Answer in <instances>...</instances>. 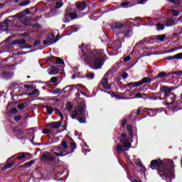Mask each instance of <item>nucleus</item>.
<instances>
[{"label": "nucleus", "mask_w": 182, "mask_h": 182, "mask_svg": "<svg viewBox=\"0 0 182 182\" xmlns=\"http://www.w3.org/2000/svg\"><path fill=\"white\" fill-rule=\"evenodd\" d=\"M149 97H150V95L142 93V99H149Z\"/></svg>", "instance_id": "nucleus-62"}, {"label": "nucleus", "mask_w": 182, "mask_h": 182, "mask_svg": "<svg viewBox=\"0 0 182 182\" xmlns=\"http://www.w3.org/2000/svg\"><path fill=\"white\" fill-rule=\"evenodd\" d=\"M124 28H126V26H124V24L122 23L115 22L111 24V28L114 32V33L124 29Z\"/></svg>", "instance_id": "nucleus-11"}, {"label": "nucleus", "mask_w": 182, "mask_h": 182, "mask_svg": "<svg viewBox=\"0 0 182 182\" xmlns=\"http://www.w3.org/2000/svg\"><path fill=\"white\" fill-rule=\"evenodd\" d=\"M14 122H19V120H22V116L21 115H16L14 117Z\"/></svg>", "instance_id": "nucleus-44"}, {"label": "nucleus", "mask_w": 182, "mask_h": 182, "mask_svg": "<svg viewBox=\"0 0 182 182\" xmlns=\"http://www.w3.org/2000/svg\"><path fill=\"white\" fill-rule=\"evenodd\" d=\"M143 95L141 93H136V95L132 97V99H142Z\"/></svg>", "instance_id": "nucleus-47"}, {"label": "nucleus", "mask_w": 182, "mask_h": 182, "mask_svg": "<svg viewBox=\"0 0 182 182\" xmlns=\"http://www.w3.org/2000/svg\"><path fill=\"white\" fill-rule=\"evenodd\" d=\"M166 37L167 36H166V34L157 35L156 41H159V42H164V41H166Z\"/></svg>", "instance_id": "nucleus-27"}, {"label": "nucleus", "mask_w": 182, "mask_h": 182, "mask_svg": "<svg viewBox=\"0 0 182 182\" xmlns=\"http://www.w3.org/2000/svg\"><path fill=\"white\" fill-rule=\"evenodd\" d=\"M10 21H11L10 20L6 19L4 22H2L0 24V31H1L2 32H6L8 29H9Z\"/></svg>", "instance_id": "nucleus-16"}, {"label": "nucleus", "mask_w": 182, "mask_h": 182, "mask_svg": "<svg viewBox=\"0 0 182 182\" xmlns=\"http://www.w3.org/2000/svg\"><path fill=\"white\" fill-rule=\"evenodd\" d=\"M132 60V56L128 55L124 58V62H129Z\"/></svg>", "instance_id": "nucleus-61"}, {"label": "nucleus", "mask_w": 182, "mask_h": 182, "mask_svg": "<svg viewBox=\"0 0 182 182\" xmlns=\"http://www.w3.org/2000/svg\"><path fill=\"white\" fill-rule=\"evenodd\" d=\"M173 59H176V55H169L165 58L166 60H173Z\"/></svg>", "instance_id": "nucleus-55"}, {"label": "nucleus", "mask_w": 182, "mask_h": 182, "mask_svg": "<svg viewBox=\"0 0 182 182\" xmlns=\"http://www.w3.org/2000/svg\"><path fill=\"white\" fill-rule=\"evenodd\" d=\"M16 133H18V136H22L23 134V131L21 129H17Z\"/></svg>", "instance_id": "nucleus-56"}, {"label": "nucleus", "mask_w": 182, "mask_h": 182, "mask_svg": "<svg viewBox=\"0 0 182 182\" xmlns=\"http://www.w3.org/2000/svg\"><path fill=\"white\" fill-rule=\"evenodd\" d=\"M53 95H58V93H62V90L60 88H56L51 92Z\"/></svg>", "instance_id": "nucleus-41"}, {"label": "nucleus", "mask_w": 182, "mask_h": 182, "mask_svg": "<svg viewBox=\"0 0 182 182\" xmlns=\"http://www.w3.org/2000/svg\"><path fill=\"white\" fill-rule=\"evenodd\" d=\"M43 134H50L52 133V131L49 129H44L43 130Z\"/></svg>", "instance_id": "nucleus-45"}, {"label": "nucleus", "mask_w": 182, "mask_h": 182, "mask_svg": "<svg viewBox=\"0 0 182 182\" xmlns=\"http://www.w3.org/2000/svg\"><path fill=\"white\" fill-rule=\"evenodd\" d=\"M152 80L151 78L146 77H144L141 80V85H144V83H151Z\"/></svg>", "instance_id": "nucleus-30"}, {"label": "nucleus", "mask_w": 182, "mask_h": 182, "mask_svg": "<svg viewBox=\"0 0 182 182\" xmlns=\"http://www.w3.org/2000/svg\"><path fill=\"white\" fill-rule=\"evenodd\" d=\"M120 143L122 144H117L116 148H115V151L118 154H120L122 151H124V149H127V147H132V143H130V138L127 136L126 134H122L120 136Z\"/></svg>", "instance_id": "nucleus-3"}, {"label": "nucleus", "mask_w": 182, "mask_h": 182, "mask_svg": "<svg viewBox=\"0 0 182 182\" xmlns=\"http://www.w3.org/2000/svg\"><path fill=\"white\" fill-rule=\"evenodd\" d=\"M101 84L105 89H112V84H109V80L107 78H104L102 80Z\"/></svg>", "instance_id": "nucleus-22"}, {"label": "nucleus", "mask_w": 182, "mask_h": 182, "mask_svg": "<svg viewBox=\"0 0 182 182\" xmlns=\"http://www.w3.org/2000/svg\"><path fill=\"white\" fill-rule=\"evenodd\" d=\"M15 157H16V154L9 158L5 165L2 167V170H8V168H12L15 164V161L13 160Z\"/></svg>", "instance_id": "nucleus-12"}, {"label": "nucleus", "mask_w": 182, "mask_h": 182, "mask_svg": "<svg viewBox=\"0 0 182 182\" xmlns=\"http://www.w3.org/2000/svg\"><path fill=\"white\" fill-rule=\"evenodd\" d=\"M77 9H80V11H85L86 8V3H79L75 5Z\"/></svg>", "instance_id": "nucleus-26"}, {"label": "nucleus", "mask_w": 182, "mask_h": 182, "mask_svg": "<svg viewBox=\"0 0 182 182\" xmlns=\"http://www.w3.org/2000/svg\"><path fill=\"white\" fill-rule=\"evenodd\" d=\"M46 154H43L40 157V161L42 163H50L52 161H56V157L51 156L49 152H46Z\"/></svg>", "instance_id": "nucleus-8"}, {"label": "nucleus", "mask_w": 182, "mask_h": 182, "mask_svg": "<svg viewBox=\"0 0 182 182\" xmlns=\"http://www.w3.org/2000/svg\"><path fill=\"white\" fill-rule=\"evenodd\" d=\"M23 16H25V11H22L16 14V18H17V19H22Z\"/></svg>", "instance_id": "nucleus-37"}, {"label": "nucleus", "mask_w": 182, "mask_h": 182, "mask_svg": "<svg viewBox=\"0 0 182 182\" xmlns=\"http://www.w3.org/2000/svg\"><path fill=\"white\" fill-rule=\"evenodd\" d=\"M73 90H77L79 92V89L76 85H67L63 90V93H68L70 92H73Z\"/></svg>", "instance_id": "nucleus-19"}, {"label": "nucleus", "mask_w": 182, "mask_h": 182, "mask_svg": "<svg viewBox=\"0 0 182 182\" xmlns=\"http://www.w3.org/2000/svg\"><path fill=\"white\" fill-rule=\"evenodd\" d=\"M65 16H69L71 19H77V14L76 12H69V11H65Z\"/></svg>", "instance_id": "nucleus-23"}, {"label": "nucleus", "mask_w": 182, "mask_h": 182, "mask_svg": "<svg viewBox=\"0 0 182 182\" xmlns=\"http://www.w3.org/2000/svg\"><path fill=\"white\" fill-rule=\"evenodd\" d=\"M171 76V74L170 73H167L166 72H161L159 73L154 79H168Z\"/></svg>", "instance_id": "nucleus-20"}, {"label": "nucleus", "mask_w": 182, "mask_h": 182, "mask_svg": "<svg viewBox=\"0 0 182 182\" xmlns=\"http://www.w3.org/2000/svg\"><path fill=\"white\" fill-rule=\"evenodd\" d=\"M25 43H26V40L25 39H16L10 43L8 46H13V45H15V46H19V45H25Z\"/></svg>", "instance_id": "nucleus-18"}, {"label": "nucleus", "mask_w": 182, "mask_h": 182, "mask_svg": "<svg viewBox=\"0 0 182 182\" xmlns=\"http://www.w3.org/2000/svg\"><path fill=\"white\" fill-rule=\"evenodd\" d=\"M20 36H24L25 38H29V36H31V33H29L28 32H25V33L20 34Z\"/></svg>", "instance_id": "nucleus-52"}, {"label": "nucleus", "mask_w": 182, "mask_h": 182, "mask_svg": "<svg viewBox=\"0 0 182 182\" xmlns=\"http://www.w3.org/2000/svg\"><path fill=\"white\" fill-rule=\"evenodd\" d=\"M25 105H26L25 103L19 104L18 106V109L19 110H23V109H25Z\"/></svg>", "instance_id": "nucleus-49"}, {"label": "nucleus", "mask_w": 182, "mask_h": 182, "mask_svg": "<svg viewBox=\"0 0 182 182\" xmlns=\"http://www.w3.org/2000/svg\"><path fill=\"white\" fill-rule=\"evenodd\" d=\"M21 49H32V45L23 46H21Z\"/></svg>", "instance_id": "nucleus-60"}, {"label": "nucleus", "mask_w": 182, "mask_h": 182, "mask_svg": "<svg viewBox=\"0 0 182 182\" xmlns=\"http://www.w3.org/2000/svg\"><path fill=\"white\" fill-rule=\"evenodd\" d=\"M39 45H41V41L36 40L33 44V46H34V48H36V46H39Z\"/></svg>", "instance_id": "nucleus-48"}, {"label": "nucleus", "mask_w": 182, "mask_h": 182, "mask_svg": "<svg viewBox=\"0 0 182 182\" xmlns=\"http://www.w3.org/2000/svg\"><path fill=\"white\" fill-rule=\"evenodd\" d=\"M176 59L182 60V53H179L175 55Z\"/></svg>", "instance_id": "nucleus-54"}, {"label": "nucleus", "mask_w": 182, "mask_h": 182, "mask_svg": "<svg viewBox=\"0 0 182 182\" xmlns=\"http://www.w3.org/2000/svg\"><path fill=\"white\" fill-rule=\"evenodd\" d=\"M115 35L118 37L119 39H124V38H129L130 36V29L124 28V29L116 32Z\"/></svg>", "instance_id": "nucleus-9"}, {"label": "nucleus", "mask_w": 182, "mask_h": 182, "mask_svg": "<svg viewBox=\"0 0 182 182\" xmlns=\"http://www.w3.org/2000/svg\"><path fill=\"white\" fill-rule=\"evenodd\" d=\"M31 4V0H25L19 4V6H26V5H29Z\"/></svg>", "instance_id": "nucleus-36"}, {"label": "nucleus", "mask_w": 182, "mask_h": 182, "mask_svg": "<svg viewBox=\"0 0 182 182\" xmlns=\"http://www.w3.org/2000/svg\"><path fill=\"white\" fill-rule=\"evenodd\" d=\"M149 99L150 100H159V97L157 96L154 95H152V96L149 95Z\"/></svg>", "instance_id": "nucleus-51"}, {"label": "nucleus", "mask_w": 182, "mask_h": 182, "mask_svg": "<svg viewBox=\"0 0 182 182\" xmlns=\"http://www.w3.org/2000/svg\"><path fill=\"white\" fill-rule=\"evenodd\" d=\"M154 96H156V97H159L158 100H163V98H161V92H156L154 93Z\"/></svg>", "instance_id": "nucleus-46"}, {"label": "nucleus", "mask_w": 182, "mask_h": 182, "mask_svg": "<svg viewBox=\"0 0 182 182\" xmlns=\"http://www.w3.org/2000/svg\"><path fill=\"white\" fill-rule=\"evenodd\" d=\"M122 87H121V89H126L127 87H130L132 89V85H130V82L126 85H122Z\"/></svg>", "instance_id": "nucleus-50"}, {"label": "nucleus", "mask_w": 182, "mask_h": 182, "mask_svg": "<svg viewBox=\"0 0 182 182\" xmlns=\"http://www.w3.org/2000/svg\"><path fill=\"white\" fill-rule=\"evenodd\" d=\"M47 113L48 116H50L53 113V107L48 106V107H47Z\"/></svg>", "instance_id": "nucleus-38"}, {"label": "nucleus", "mask_w": 182, "mask_h": 182, "mask_svg": "<svg viewBox=\"0 0 182 182\" xmlns=\"http://www.w3.org/2000/svg\"><path fill=\"white\" fill-rule=\"evenodd\" d=\"M33 28H36L37 29H41L42 28V26L38 23L33 25Z\"/></svg>", "instance_id": "nucleus-58"}, {"label": "nucleus", "mask_w": 182, "mask_h": 182, "mask_svg": "<svg viewBox=\"0 0 182 182\" xmlns=\"http://www.w3.org/2000/svg\"><path fill=\"white\" fill-rule=\"evenodd\" d=\"M49 100L53 101L54 103H58L60 100L57 97H50Z\"/></svg>", "instance_id": "nucleus-43"}, {"label": "nucleus", "mask_w": 182, "mask_h": 182, "mask_svg": "<svg viewBox=\"0 0 182 182\" xmlns=\"http://www.w3.org/2000/svg\"><path fill=\"white\" fill-rule=\"evenodd\" d=\"M128 5H129V2H125V1H124V2H122V3L121 4V6H122V8H124V6H128Z\"/></svg>", "instance_id": "nucleus-64"}, {"label": "nucleus", "mask_w": 182, "mask_h": 182, "mask_svg": "<svg viewBox=\"0 0 182 182\" xmlns=\"http://www.w3.org/2000/svg\"><path fill=\"white\" fill-rule=\"evenodd\" d=\"M162 88V93L164 95V97H166L168 95H170L173 90H174V87H168V86H163Z\"/></svg>", "instance_id": "nucleus-15"}, {"label": "nucleus", "mask_w": 182, "mask_h": 182, "mask_svg": "<svg viewBox=\"0 0 182 182\" xmlns=\"http://www.w3.org/2000/svg\"><path fill=\"white\" fill-rule=\"evenodd\" d=\"M80 49L82 53L81 55V59L85 60L87 63L92 65V67L90 66V68H92V69H95V70H97L100 69L103 65H105V58L106 57V55L103 51L94 49L86 54L87 48L86 45L84 43L80 46Z\"/></svg>", "instance_id": "nucleus-2"}, {"label": "nucleus", "mask_w": 182, "mask_h": 182, "mask_svg": "<svg viewBox=\"0 0 182 182\" xmlns=\"http://www.w3.org/2000/svg\"><path fill=\"white\" fill-rule=\"evenodd\" d=\"M16 159L18 160H30V159H32V154L29 152H20L18 154H16Z\"/></svg>", "instance_id": "nucleus-10"}, {"label": "nucleus", "mask_w": 182, "mask_h": 182, "mask_svg": "<svg viewBox=\"0 0 182 182\" xmlns=\"http://www.w3.org/2000/svg\"><path fill=\"white\" fill-rule=\"evenodd\" d=\"M66 109L68 112L73 110V103H72V102H68L66 105Z\"/></svg>", "instance_id": "nucleus-32"}, {"label": "nucleus", "mask_w": 182, "mask_h": 182, "mask_svg": "<svg viewBox=\"0 0 182 182\" xmlns=\"http://www.w3.org/2000/svg\"><path fill=\"white\" fill-rule=\"evenodd\" d=\"M63 6V2H56L55 3V9H59L60 8H62Z\"/></svg>", "instance_id": "nucleus-39"}, {"label": "nucleus", "mask_w": 182, "mask_h": 182, "mask_svg": "<svg viewBox=\"0 0 182 182\" xmlns=\"http://www.w3.org/2000/svg\"><path fill=\"white\" fill-rule=\"evenodd\" d=\"M0 75L2 79L9 80L14 77V71L9 68V65H6L0 68Z\"/></svg>", "instance_id": "nucleus-5"}, {"label": "nucleus", "mask_w": 182, "mask_h": 182, "mask_svg": "<svg viewBox=\"0 0 182 182\" xmlns=\"http://www.w3.org/2000/svg\"><path fill=\"white\" fill-rule=\"evenodd\" d=\"M163 100H166V106L168 107H178L181 105H182V101L181 100H176V94L171 92L169 95H166V97H162Z\"/></svg>", "instance_id": "nucleus-4"}, {"label": "nucleus", "mask_w": 182, "mask_h": 182, "mask_svg": "<svg viewBox=\"0 0 182 182\" xmlns=\"http://www.w3.org/2000/svg\"><path fill=\"white\" fill-rule=\"evenodd\" d=\"M85 112H86V102L82 101L77 109L73 112V114L71 115V119H75L76 117H79V115L85 113Z\"/></svg>", "instance_id": "nucleus-6"}, {"label": "nucleus", "mask_w": 182, "mask_h": 182, "mask_svg": "<svg viewBox=\"0 0 182 182\" xmlns=\"http://www.w3.org/2000/svg\"><path fill=\"white\" fill-rule=\"evenodd\" d=\"M58 73H59V68L54 66H53L49 71V75H51V76H55V75H58Z\"/></svg>", "instance_id": "nucleus-25"}, {"label": "nucleus", "mask_w": 182, "mask_h": 182, "mask_svg": "<svg viewBox=\"0 0 182 182\" xmlns=\"http://www.w3.org/2000/svg\"><path fill=\"white\" fill-rule=\"evenodd\" d=\"M174 23H176V22L172 18H169L166 21V26H172V25H174Z\"/></svg>", "instance_id": "nucleus-33"}, {"label": "nucleus", "mask_w": 182, "mask_h": 182, "mask_svg": "<svg viewBox=\"0 0 182 182\" xmlns=\"http://www.w3.org/2000/svg\"><path fill=\"white\" fill-rule=\"evenodd\" d=\"M10 113H11V114H16L18 113V109L16 108H12L10 111Z\"/></svg>", "instance_id": "nucleus-53"}, {"label": "nucleus", "mask_w": 182, "mask_h": 182, "mask_svg": "<svg viewBox=\"0 0 182 182\" xmlns=\"http://www.w3.org/2000/svg\"><path fill=\"white\" fill-rule=\"evenodd\" d=\"M154 25H156V26L157 27L156 31H163L164 30V28H166V26L161 23H158Z\"/></svg>", "instance_id": "nucleus-29"}, {"label": "nucleus", "mask_w": 182, "mask_h": 182, "mask_svg": "<svg viewBox=\"0 0 182 182\" xmlns=\"http://www.w3.org/2000/svg\"><path fill=\"white\" fill-rule=\"evenodd\" d=\"M39 95H41L39 90L35 89L33 92H29L28 94V96H36L38 97V96H39Z\"/></svg>", "instance_id": "nucleus-28"}, {"label": "nucleus", "mask_w": 182, "mask_h": 182, "mask_svg": "<svg viewBox=\"0 0 182 182\" xmlns=\"http://www.w3.org/2000/svg\"><path fill=\"white\" fill-rule=\"evenodd\" d=\"M78 117H80V119H78L80 123H86V112L80 114Z\"/></svg>", "instance_id": "nucleus-24"}, {"label": "nucleus", "mask_w": 182, "mask_h": 182, "mask_svg": "<svg viewBox=\"0 0 182 182\" xmlns=\"http://www.w3.org/2000/svg\"><path fill=\"white\" fill-rule=\"evenodd\" d=\"M69 28H71V29H73L72 31L70 32V33L69 35H72V33H75V32H77V31H79V28L75 27V26H68V27L67 28V29H69Z\"/></svg>", "instance_id": "nucleus-35"}, {"label": "nucleus", "mask_w": 182, "mask_h": 182, "mask_svg": "<svg viewBox=\"0 0 182 182\" xmlns=\"http://www.w3.org/2000/svg\"><path fill=\"white\" fill-rule=\"evenodd\" d=\"M50 81L51 82V83H56V82H58V77H53L50 78Z\"/></svg>", "instance_id": "nucleus-57"}, {"label": "nucleus", "mask_w": 182, "mask_h": 182, "mask_svg": "<svg viewBox=\"0 0 182 182\" xmlns=\"http://www.w3.org/2000/svg\"><path fill=\"white\" fill-rule=\"evenodd\" d=\"M53 59H55L56 65H65V61H63V60L59 57L50 56V57H47L46 58L47 62H52V60H53Z\"/></svg>", "instance_id": "nucleus-14"}, {"label": "nucleus", "mask_w": 182, "mask_h": 182, "mask_svg": "<svg viewBox=\"0 0 182 182\" xmlns=\"http://www.w3.org/2000/svg\"><path fill=\"white\" fill-rule=\"evenodd\" d=\"M59 34H58L57 38H55V36L53 34H48L46 36L47 41H49V43H56L59 41V38L58 37Z\"/></svg>", "instance_id": "nucleus-21"}, {"label": "nucleus", "mask_w": 182, "mask_h": 182, "mask_svg": "<svg viewBox=\"0 0 182 182\" xmlns=\"http://www.w3.org/2000/svg\"><path fill=\"white\" fill-rule=\"evenodd\" d=\"M85 77H89V79H94L95 78V73H92L90 72H88L86 75Z\"/></svg>", "instance_id": "nucleus-40"}, {"label": "nucleus", "mask_w": 182, "mask_h": 182, "mask_svg": "<svg viewBox=\"0 0 182 182\" xmlns=\"http://www.w3.org/2000/svg\"><path fill=\"white\" fill-rule=\"evenodd\" d=\"M68 139L69 141H70V149H71V151L67 152L66 154H63V152H60V157H65V156H68V154H72L73 153H75V150L77 149V145L76 144V142L72 139V137L68 136Z\"/></svg>", "instance_id": "nucleus-7"}, {"label": "nucleus", "mask_w": 182, "mask_h": 182, "mask_svg": "<svg viewBox=\"0 0 182 182\" xmlns=\"http://www.w3.org/2000/svg\"><path fill=\"white\" fill-rule=\"evenodd\" d=\"M53 149L55 151H59L60 153L63 151V150H68L69 146H68V142L65 140H63V142L60 144V146H55Z\"/></svg>", "instance_id": "nucleus-13"}, {"label": "nucleus", "mask_w": 182, "mask_h": 182, "mask_svg": "<svg viewBox=\"0 0 182 182\" xmlns=\"http://www.w3.org/2000/svg\"><path fill=\"white\" fill-rule=\"evenodd\" d=\"M149 167L151 170H157L160 177L168 178L169 180H166L167 182H171L174 178V162L171 159H154L151 161Z\"/></svg>", "instance_id": "nucleus-1"}, {"label": "nucleus", "mask_w": 182, "mask_h": 182, "mask_svg": "<svg viewBox=\"0 0 182 182\" xmlns=\"http://www.w3.org/2000/svg\"><path fill=\"white\" fill-rule=\"evenodd\" d=\"M127 130L129 136H133V128L132 127V125L130 124L127 125Z\"/></svg>", "instance_id": "nucleus-34"}, {"label": "nucleus", "mask_w": 182, "mask_h": 182, "mask_svg": "<svg viewBox=\"0 0 182 182\" xmlns=\"http://www.w3.org/2000/svg\"><path fill=\"white\" fill-rule=\"evenodd\" d=\"M35 161H36V159H33L28 162H26L24 166H26V168H29L32 166L33 164H35Z\"/></svg>", "instance_id": "nucleus-31"}, {"label": "nucleus", "mask_w": 182, "mask_h": 182, "mask_svg": "<svg viewBox=\"0 0 182 182\" xmlns=\"http://www.w3.org/2000/svg\"><path fill=\"white\" fill-rule=\"evenodd\" d=\"M147 1L146 0H138L139 5H145L146 4Z\"/></svg>", "instance_id": "nucleus-59"}, {"label": "nucleus", "mask_w": 182, "mask_h": 182, "mask_svg": "<svg viewBox=\"0 0 182 182\" xmlns=\"http://www.w3.org/2000/svg\"><path fill=\"white\" fill-rule=\"evenodd\" d=\"M170 75H176L177 76H182V70L171 72Z\"/></svg>", "instance_id": "nucleus-42"}, {"label": "nucleus", "mask_w": 182, "mask_h": 182, "mask_svg": "<svg viewBox=\"0 0 182 182\" xmlns=\"http://www.w3.org/2000/svg\"><path fill=\"white\" fill-rule=\"evenodd\" d=\"M129 77V74L127 73H122V79H127V77Z\"/></svg>", "instance_id": "nucleus-63"}, {"label": "nucleus", "mask_w": 182, "mask_h": 182, "mask_svg": "<svg viewBox=\"0 0 182 182\" xmlns=\"http://www.w3.org/2000/svg\"><path fill=\"white\" fill-rule=\"evenodd\" d=\"M60 126H62V121L59 122H53L46 124V127H51L52 129H60Z\"/></svg>", "instance_id": "nucleus-17"}]
</instances>
